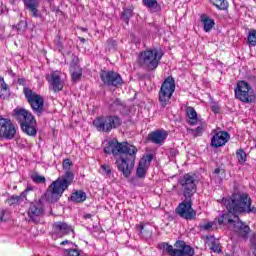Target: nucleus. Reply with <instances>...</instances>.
Masks as SVG:
<instances>
[{"label":"nucleus","mask_w":256,"mask_h":256,"mask_svg":"<svg viewBox=\"0 0 256 256\" xmlns=\"http://www.w3.org/2000/svg\"><path fill=\"white\" fill-rule=\"evenodd\" d=\"M31 179L34 183H45L46 181L45 176H41L39 174H33Z\"/></svg>","instance_id":"obj_40"},{"label":"nucleus","mask_w":256,"mask_h":256,"mask_svg":"<svg viewBox=\"0 0 256 256\" xmlns=\"http://www.w3.org/2000/svg\"><path fill=\"white\" fill-rule=\"evenodd\" d=\"M45 210H43V205L39 202L32 203L28 209V217L33 223L39 221V217L43 215Z\"/></svg>","instance_id":"obj_19"},{"label":"nucleus","mask_w":256,"mask_h":256,"mask_svg":"<svg viewBox=\"0 0 256 256\" xmlns=\"http://www.w3.org/2000/svg\"><path fill=\"white\" fill-rule=\"evenodd\" d=\"M131 17H133V9L131 8L124 9V11L122 12V19L123 21H125L127 25H129V19H131Z\"/></svg>","instance_id":"obj_34"},{"label":"nucleus","mask_w":256,"mask_h":256,"mask_svg":"<svg viewBox=\"0 0 256 256\" xmlns=\"http://www.w3.org/2000/svg\"><path fill=\"white\" fill-rule=\"evenodd\" d=\"M54 45L60 53H63V41L61 40V36H56L54 39Z\"/></svg>","instance_id":"obj_39"},{"label":"nucleus","mask_w":256,"mask_h":256,"mask_svg":"<svg viewBox=\"0 0 256 256\" xmlns=\"http://www.w3.org/2000/svg\"><path fill=\"white\" fill-rule=\"evenodd\" d=\"M15 115L21 127H23V125H35L36 123L33 114L25 109L15 110Z\"/></svg>","instance_id":"obj_16"},{"label":"nucleus","mask_w":256,"mask_h":256,"mask_svg":"<svg viewBox=\"0 0 256 256\" xmlns=\"http://www.w3.org/2000/svg\"><path fill=\"white\" fill-rule=\"evenodd\" d=\"M21 129L27 135H30V136L37 135V130L35 129V124L22 125Z\"/></svg>","instance_id":"obj_29"},{"label":"nucleus","mask_w":256,"mask_h":256,"mask_svg":"<svg viewBox=\"0 0 256 256\" xmlns=\"http://www.w3.org/2000/svg\"><path fill=\"white\" fill-rule=\"evenodd\" d=\"M236 99L242 103H255V91L246 81H239L234 89Z\"/></svg>","instance_id":"obj_7"},{"label":"nucleus","mask_w":256,"mask_h":256,"mask_svg":"<svg viewBox=\"0 0 256 256\" xmlns=\"http://www.w3.org/2000/svg\"><path fill=\"white\" fill-rule=\"evenodd\" d=\"M208 245L214 253H221V244L213 236L208 238Z\"/></svg>","instance_id":"obj_27"},{"label":"nucleus","mask_w":256,"mask_h":256,"mask_svg":"<svg viewBox=\"0 0 256 256\" xmlns=\"http://www.w3.org/2000/svg\"><path fill=\"white\" fill-rule=\"evenodd\" d=\"M9 95V86L5 83V78L0 76V98L5 99Z\"/></svg>","instance_id":"obj_28"},{"label":"nucleus","mask_w":256,"mask_h":256,"mask_svg":"<svg viewBox=\"0 0 256 256\" xmlns=\"http://www.w3.org/2000/svg\"><path fill=\"white\" fill-rule=\"evenodd\" d=\"M123 107H124L123 102H121V100L119 99H115L112 103H110V111L112 113L121 111Z\"/></svg>","instance_id":"obj_31"},{"label":"nucleus","mask_w":256,"mask_h":256,"mask_svg":"<svg viewBox=\"0 0 256 256\" xmlns=\"http://www.w3.org/2000/svg\"><path fill=\"white\" fill-rule=\"evenodd\" d=\"M161 59H163V51L158 48L147 49L140 53L139 64L148 71H155Z\"/></svg>","instance_id":"obj_4"},{"label":"nucleus","mask_w":256,"mask_h":256,"mask_svg":"<svg viewBox=\"0 0 256 256\" xmlns=\"http://www.w3.org/2000/svg\"><path fill=\"white\" fill-rule=\"evenodd\" d=\"M67 243H69V241H63V242H61V245H67Z\"/></svg>","instance_id":"obj_49"},{"label":"nucleus","mask_w":256,"mask_h":256,"mask_svg":"<svg viewBox=\"0 0 256 256\" xmlns=\"http://www.w3.org/2000/svg\"><path fill=\"white\" fill-rule=\"evenodd\" d=\"M183 197L185 199H191L197 193V183L195 176L191 174H185L179 181Z\"/></svg>","instance_id":"obj_10"},{"label":"nucleus","mask_w":256,"mask_h":256,"mask_svg":"<svg viewBox=\"0 0 256 256\" xmlns=\"http://www.w3.org/2000/svg\"><path fill=\"white\" fill-rule=\"evenodd\" d=\"M23 93L34 113L41 115L43 109H45V99L43 96L33 92L29 87H24Z\"/></svg>","instance_id":"obj_9"},{"label":"nucleus","mask_w":256,"mask_h":256,"mask_svg":"<svg viewBox=\"0 0 256 256\" xmlns=\"http://www.w3.org/2000/svg\"><path fill=\"white\" fill-rule=\"evenodd\" d=\"M143 6L148 9H157L158 3L157 0H142Z\"/></svg>","instance_id":"obj_37"},{"label":"nucleus","mask_w":256,"mask_h":256,"mask_svg":"<svg viewBox=\"0 0 256 256\" xmlns=\"http://www.w3.org/2000/svg\"><path fill=\"white\" fill-rule=\"evenodd\" d=\"M71 77H72V81L74 83H77V81L81 80V77H83V69H81V66L77 65V64H71Z\"/></svg>","instance_id":"obj_24"},{"label":"nucleus","mask_w":256,"mask_h":256,"mask_svg":"<svg viewBox=\"0 0 256 256\" xmlns=\"http://www.w3.org/2000/svg\"><path fill=\"white\" fill-rule=\"evenodd\" d=\"M173 93H175V79L169 76L164 80L160 88L159 103L161 107L165 108L169 103H171Z\"/></svg>","instance_id":"obj_8"},{"label":"nucleus","mask_w":256,"mask_h":256,"mask_svg":"<svg viewBox=\"0 0 256 256\" xmlns=\"http://www.w3.org/2000/svg\"><path fill=\"white\" fill-rule=\"evenodd\" d=\"M66 255L67 256H79L80 253H79V250H77V249H68V250H66Z\"/></svg>","instance_id":"obj_42"},{"label":"nucleus","mask_w":256,"mask_h":256,"mask_svg":"<svg viewBox=\"0 0 256 256\" xmlns=\"http://www.w3.org/2000/svg\"><path fill=\"white\" fill-rule=\"evenodd\" d=\"M169 137V133H167L164 129H158L156 131H152L148 134V141L154 143L155 145H163L165 141Z\"/></svg>","instance_id":"obj_18"},{"label":"nucleus","mask_w":256,"mask_h":256,"mask_svg":"<svg viewBox=\"0 0 256 256\" xmlns=\"http://www.w3.org/2000/svg\"><path fill=\"white\" fill-rule=\"evenodd\" d=\"M200 23H202L205 33H209L215 27V20L211 19L207 14H201Z\"/></svg>","instance_id":"obj_22"},{"label":"nucleus","mask_w":256,"mask_h":256,"mask_svg":"<svg viewBox=\"0 0 256 256\" xmlns=\"http://www.w3.org/2000/svg\"><path fill=\"white\" fill-rule=\"evenodd\" d=\"M211 109H212L213 113H219V106L218 105H213Z\"/></svg>","instance_id":"obj_45"},{"label":"nucleus","mask_w":256,"mask_h":256,"mask_svg":"<svg viewBox=\"0 0 256 256\" xmlns=\"http://www.w3.org/2000/svg\"><path fill=\"white\" fill-rule=\"evenodd\" d=\"M147 224H143L140 223L137 225V229L139 230L141 235H148L149 237H151V227L150 228H146Z\"/></svg>","instance_id":"obj_36"},{"label":"nucleus","mask_w":256,"mask_h":256,"mask_svg":"<svg viewBox=\"0 0 256 256\" xmlns=\"http://www.w3.org/2000/svg\"><path fill=\"white\" fill-rule=\"evenodd\" d=\"M213 227V222H208L204 225L201 226V229H203L204 231H209V229H211Z\"/></svg>","instance_id":"obj_44"},{"label":"nucleus","mask_w":256,"mask_h":256,"mask_svg":"<svg viewBox=\"0 0 256 256\" xmlns=\"http://www.w3.org/2000/svg\"><path fill=\"white\" fill-rule=\"evenodd\" d=\"M17 135V126L11 119L0 117V139L11 140Z\"/></svg>","instance_id":"obj_12"},{"label":"nucleus","mask_w":256,"mask_h":256,"mask_svg":"<svg viewBox=\"0 0 256 256\" xmlns=\"http://www.w3.org/2000/svg\"><path fill=\"white\" fill-rule=\"evenodd\" d=\"M72 203H83L87 200V194L83 190H77L70 196Z\"/></svg>","instance_id":"obj_25"},{"label":"nucleus","mask_w":256,"mask_h":256,"mask_svg":"<svg viewBox=\"0 0 256 256\" xmlns=\"http://www.w3.org/2000/svg\"><path fill=\"white\" fill-rule=\"evenodd\" d=\"M99 173L103 175L104 177H111L113 173V168H111V165L109 164H102L100 166Z\"/></svg>","instance_id":"obj_30"},{"label":"nucleus","mask_w":256,"mask_h":256,"mask_svg":"<svg viewBox=\"0 0 256 256\" xmlns=\"http://www.w3.org/2000/svg\"><path fill=\"white\" fill-rule=\"evenodd\" d=\"M62 165L65 173L53 181L48 187V195L52 202L59 201V198H61L63 193L69 189V185H71L73 179H75V174L71 172V165H73V162H71L70 159H65Z\"/></svg>","instance_id":"obj_3"},{"label":"nucleus","mask_w":256,"mask_h":256,"mask_svg":"<svg viewBox=\"0 0 256 256\" xmlns=\"http://www.w3.org/2000/svg\"><path fill=\"white\" fill-rule=\"evenodd\" d=\"M123 120L117 115L99 116L93 121L94 127L101 133H111L113 129L121 127Z\"/></svg>","instance_id":"obj_6"},{"label":"nucleus","mask_w":256,"mask_h":256,"mask_svg":"<svg viewBox=\"0 0 256 256\" xmlns=\"http://www.w3.org/2000/svg\"><path fill=\"white\" fill-rule=\"evenodd\" d=\"M229 139H231V135L225 131L216 132L211 138V145L215 147V149H219V147H224L227 145Z\"/></svg>","instance_id":"obj_17"},{"label":"nucleus","mask_w":256,"mask_h":256,"mask_svg":"<svg viewBox=\"0 0 256 256\" xmlns=\"http://www.w3.org/2000/svg\"><path fill=\"white\" fill-rule=\"evenodd\" d=\"M225 175V171L221 170L220 168H216L213 172V178L217 179L219 183H221V179H223V176Z\"/></svg>","instance_id":"obj_38"},{"label":"nucleus","mask_w":256,"mask_h":256,"mask_svg":"<svg viewBox=\"0 0 256 256\" xmlns=\"http://www.w3.org/2000/svg\"><path fill=\"white\" fill-rule=\"evenodd\" d=\"M18 85H25V78H19L17 80Z\"/></svg>","instance_id":"obj_46"},{"label":"nucleus","mask_w":256,"mask_h":256,"mask_svg":"<svg viewBox=\"0 0 256 256\" xmlns=\"http://www.w3.org/2000/svg\"><path fill=\"white\" fill-rule=\"evenodd\" d=\"M236 157L240 165H244L245 162L247 161V153H245L243 149H238L236 151Z\"/></svg>","instance_id":"obj_32"},{"label":"nucleus","mask_w":256,"mask_h":256,"mask_svg":"<svg viewBox=\"0 0 256 256\" xmlns=\"http://www.w3.org/2000/svg\"><path fill=\"white\" fill-rule=\"evenodd\" d=\"M247 43L250 47L256 46V30L255 29H253L249 32Z\"/></svg>","instance_id":"obj_35"},{"label":"nucleus","mask_w":256,"mask_h":256,"mask_svg":"<svg viewBox=\"0 0 256 256\" xmlns=\"http://www.w3.org/2000/svg\"><path fill=\"white\" fill-rule=\"evenodd\" d=\"M23 3L32 13V17H39V0H23Z\"/></svg>","instance_id":"obj_21"},{"label":"nucleus","mask_w":256,"mask_h":256,"mask_svg":"<svg viewBox=\"0 0 256 256\" xmlns=\"http://www.w3.org/2000/svg\"><path fill=\"white\" fill-rule=\"evenodd\" d=\"M223 203L228 212L218 218V224L226 225L229 231L236 233L242 239H249L251 228L239 219V213H256L255 206H251L249 194H234L230 198L223 199Z\"/></svg>","instance_id":"obj_1"},{"label":"nucleus","mask_w":256,"mask_h":256,"mask_svg":"<svg viewBox=\"0 0 256 256\" xmlns=\"http://www.w3.org/2000/svg\"><path fill=\"white\" fill-rule=\"evenodd\" d=\"M5 215V211H0V221H3V216Z\"/></svg>","instance_id":"obj_47"},{"label":"nucleus","mask_w":256,"mask_h":256,"mask_svg":"<svg viewBox=\"0 0 256 256\" xmlns=\"http://www.w3.org/2000/svg\"><path fill=\"white\" fill-rule=\"evenodd\" d=\"M174 247L175 248L166 242L158 244V248L165 251L170 256H195V249L187 245L183 240L176 241Z\"/></svg>","instance_id":"obj_5"},{"label":"nucleus","mask_w":256,"mask_h":256,"mask_svg":"<svg viewBox=\"0 0 256 256\" xmlns=\"http://www.w3.org/2000/svg\"><path fill=\"white\" fill-rule=\"evenodd\" d=\"M194 137H201L203 135V126H198L196 129H190Z\"/></svg>","instance_id":"obj_41"},{"label":"nucleus","mask_w":256,"mask_h":256,"mask_svg":"<svg viewBox=\"0 0 256 256\" xmlns=\"http://www.w3.org/2000/svg\"><path fill=\"white\" fill-rule=\"evenodd\" d=\"M46 80L50 85L51 91L54 93H59V91H63V87L65 83L61 80V75L59 72H51L50 76H46Z\"/></svg>","instance_id":"obj_14"},{"label":"nucleus","mask_w":256,"mask_h":256,"mask_svg":"<svg viewBox=\"0 0 256 256\" xmlns=\"http://www.w3.org/2000/svg\"><path fill=\"white\" fill-rule=\"evenodd\" d=\"M186 115L189 119L188 120L189 125H197L198 118H197V111H195V108L188 106L186 108Z\"/></svg>","instance_id":"obj_26"},{"label":"nucleus","mask_w":256,"mask_h":256,"mask_svg":"<svg viewBox=\"0 0 256 256\" xmlns=\"http://www.w3.org/2000/svg\"><path fill=\"white\" fill-rule=\"evenodd\" d=\"M137 147L130 145L127 142L120 143L117 139L109 140L104 147L106 155H113L116 159L118 171L127 179L131 177V171L135 167V159H137Z\"/></svg>","instance_id":"obj_2"},{"label":"nucleus","mask_w":256,"mask_h":256,"mask_svg":"<svg viewBox=\"0 0 256 256\" xmlns=\"http://www.w3.org/2000/svg\"><path fill=\"white\" fill-rule=\"evenodd\" d=\"M211 3H213V5H215V7H217V9H220V11H225V9H227L228 7V3L226 2V0H210Z\"/></svg>","instance_id":"obj_33"},{"label":"nucleus","mask_w":256,"mask_h":256,"mask_svg":"<svg viewBox=\"0 0 256 256\" xmlns=\"http://www.w3.org/2000/svg\"><path fill=\"white\" fill-rule=\"evenodd\" d=\"M100 79L107 87L119 88L123 85V77L115 71H102L100 73Z\"/></svg>","instance_id":"obj_13"},{"label":"nucleus","mask_w":256,"mask_h":256,"mask_svg":"<svg viewBox=\"0 0 256 256\" xmlns=\"http://www.w3.org/2000/svg\"><path fill=\"white\" fill-rule=\"evenodd\" d=\"M29 191H33V188L31 186H28L27 189H25L19 196L12 195L9 201H11L12 205H19V203L27 199V193H29Z\"/></svg>","instance_id":"obj_23"},{"label":"nucleus","mask_w":256,"mask_h":256,"mask_svg":"<svg viewBox=\"0 0 256 256\" xmlns=\"http://www.w3.org/2000/svg\"><path fill=\"white\" fill-rule=\"evenodd\" d=\"M93 217V214H85L84 219H91Z\"/></svg>","instance_id":"obj_48"},{"label":"nucleus","mask_w":256,"mask_h":256,"mask_svg":"<svg viewBox=\"0 0 256 256\" xmlns=\"http://www.w3.org/2000/svg\"><path fill=\"white\" fill-rule=\"evenodd\" d=\"M10 73L13 77H15V73H13V70H10Z\"/></svg>","instance_id":"obj_50"},{"label":"nucleus","mask_w":256,"mask_h":256,"mask_svg":"<svg viewBox=\"0 0 256 256\" xmlns=\"http://www.w3.org/2000/svg\"><path fill=\"white\" fill-rule=\"evenodd\" d=\"M53 230L57 237H63L65 235H69V233L73 232V227L65 222H56L53 225Z\"/></svg>","instance_id":"obj_20"},{"label":"nucleus","mask_w":256,"mask_h":256,"mask_svg":"<svg viewBox=\"0 0 256 256\" xmlns=\"http://www.w3.org/2000/svg\"><path fill=\"white\" fill-rule=\"evenodd\" d=\"M107 44L109 49H115L117 47V42L111 38L107 40Z\"/></svg>","instance_id":"obj_43"},{"label":"nucleus","mask_w":256,"mask_h":256,"mask_svg":"<svg viewBox=\"0 0 256 256\" xmlns=\"http://www.w3.org/2000/svg\"><path fill=\"white\" fill-rule=\"evenodd\" d=\"M176 213L186 221H193L197 217V211L193 209V202L191 198H185L176 208Z\"/></svg>","instance_id":"obj_11"},{"label":"nucleus","mask_w":256,"mask_h":256,"mask_svg":"<svg viewBox=\"0 0 256 256\" xmlns=\"http://www.w3.org/2000/svg\"><path fill=\"white\" fill-rule=\"evenodd\" d=\"M151 161H153V155L148 154L141 158L139 165L136 169V176L139 179H145L147 177V170L149 169V165H151Z\"/></svg>","instance_id":"obj_15"}]
</instances>
